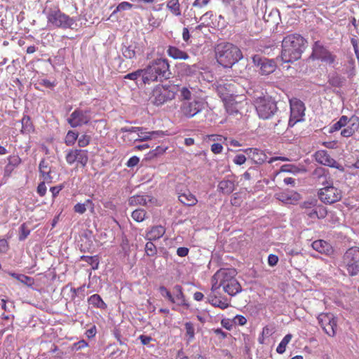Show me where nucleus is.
Listing matches in <instances>:
<instances>
[{"label": "nucleus", "instance_id": "1", "mask_svg": "<svg viewBox=\"0 0 359 359\" xmlns=\"http://www.w3.org/2000/svg\"><path fill=\"white\" fill-rule=\"evenodd\" d=\"M306 39L298 34H291L282 41L280 57L283 62H293L298 60L306 48Z\"/></svg>", "mask_w": 359, "mask_h": 359}, {"label": "nucleus", "instance_id": "2", "mask_svg": "<svg viewBox=\"0 0 359 359\" xmlns=\"http://www.w3.org/2000/svg\"><path fill=\"white\" fill-rule=\"evenodd\" d=\"M252 97L257 114L259 118L270 119L279 112L277 102L271 96L264 95L262 92L251 93L248 91Z\"/></svg>", "mask_w": 359, "mask_h": 359}, {"label": "nucleus", "instance_id": "3", "mask_svg": "<svg viewBox=\"0 0 359 359\" xmlns=\"http://www.w3.org/2000/svg\"><path fill=\"white\" fill-rule=\"evenodd\" d=\"M143 83L150 84L151 82L163 81L170 79L171 72L168 61L164 58H157L152 60L144 68Z\"/></svg>", "mask_w": 359, "mask_h": 359}, {"label": "nucleus", "instance_id": "4", "mask_svg": "<svg viewBox=\"0 0 359 359\" xmlns=\"http://www.w3.org/2000/svg\"><path fill=\"white\" fill-rule=\"evenodd\" d=\"M236 275L235 269H220L215 273V279L220 280L223 290L231 297L242 291L241 285L236 278Z\"/></svg>", "mask_w": 359, "mask_h": 359}, {"label": "nucleus", "instance_id": "5", "mask_svg": "<svg viewBox=\"0 0 359 359\" xmlns=\"http://www.w3.org/2000/svg\"><path fill=\"white\" fill-rule=\"evenodd\" d=\"M242 57L241 50L232 43L220 44L217 48V60L224 67H231Z\"/></svg>", "mask_w": 359, "mask_h": 359}, {"label": "nucleus", "instance_id": "6", "mask_svg": "<svg viewBox=\"0 0 359 359\" xmlns=\"http://www.w3.org/2000/svg\"><path fill=\"white\" fill-rule=\"evenodd\" d=\"M177 92L178 86L176 85H158L153 90L150 100L154 104L160 106L173 100Z\"/></svg>", "mask_w": 359, "mask_h": 359}, {"label": "nucleus", "instance_id": "7", "mask_svg": "<svg viewBox=\"0 0 359 359\" xmlns=\"http://www.w3.org/2000/svg\"><path fill=\"white\" fill-rule=\"evenodd\" d=\"M48 23L53 27L62 29H73L76 20L61 12L58 8H50L46 12Z\"/></svg>", "mask_w": 359, "mask_h": 359}, {"label": "nucleus", "instance_id": "8", "mask_svg": "<svg viewBox=\"0 0 359 359\" xmlns=\"http://www.w3.org/2000/svg\"><path fill=\"white\" fill-rule=\"evenodd\" d=\"M342 263L351 276L359 273V247L349 248L344 254Z\"/></svg>", "mask_w": 359, "mask_h": 359}, {"label": "nucleus", "instance_id": "9", "mask_svg": "<svg viewBox=\"0 0 359 359\" xmlns=\"http://www.w3.org/2000/svg\"><path fill=\"white\" fill-rule=\"evenodd\" d=\"M206 106L205 100L195 97L192 100H184L180 106V112L186 118H190L202 111Z\"/></svg>", "mask_w": 359, "mask_h": 359}, {"label": "nucleus", "instance_id": "10", "mask_svg": "<svg viewBox=\"0 0 359 359\" xmlns=\"http://www.w3.org/2000/svg\"><path fill=\"white\" fill-rule=\"evenodd\" d=\"M324 185L318 191L320 200L325 204H332L339 201L342 198V192L340 189L334 187L328 182H322Z\"/></svg>", "mask_w": 359, "mask_h": 359}, {"label": "nucleus", "instance_id": "11", "mask_svg": "<svg viewBox=\"0 0 359 359\" xmlns=\"http://www.w3.org/2000/svg\"><path fill=\"white\" fill-rule=\"evenodd\" d=\"M318 321L323 331L334 337L337 333L338 318L332 313H321L317 317Z\"/></svg>", "mask_w": 359, "mask_h": 359}, {"label": "nucleus", "instance_id": "12", "mask_svg": "<svg viewBox=\"0 0 359 359\" xmlns=\"http://www.w3.org/2000/svg\"><path fill=\"white\" fill-rule=\"evenodd\" d=\"M92 113L90 108L85 109L78 108L71 114L67 121L72 128L87 125L92 118Z\"/></svg>", "mask_w": 359, "mask_h": 359}, {"label": "nucleus", "instance_id": "13", "mask_svg": "<svg viewBox=\"0 0 359 359\" xmlns=\"http://www.w3.org/2000/svg\"><path fill=\"white\" fill-rule=\"evenodd\" d=\"M290 116L288 121V126L293 127L297 123L303 121L305 115V105L302 101L297 98H292L290 100Z\"/></svg>", "mask_w": 359, "mask_h": 359}, {"label": "nucleus", "instance_id": "14", "mask_svg": "<svg viewBox=\"0 0 359 359\" xmlns=\"http://www.w3.org/2000/svg\"><path fill=\"white\" fill-rule=\"evenodd\" d=\"M311 57L329 65L333 64L336 60V55L330 52L319 41L313 43Z\"/></svg>", "mask_w": 359, "mask_h": 359}, {"label": "nucleus", "instance_id": "15", "mask_svg": "<svg viewBox=\"0 0 359 359\" xmlns=\"http://www.w3.org/2000/svg\"><path fill=\"white\" fill-rule=\"evenodd\" d=\"M255 65L259 67L262 74L268 75L273 73L276 68V64L273 60L262 57L259 55L252 57Z\"/></svg>", "mask_w": 359, "mask_h": 359}, {"label": "nucleus", "instance_id": "16", "mask_svg": "<svg viewBox=\"0 0 359 359\" xmlns=\"http://www.w3.org/2000/svg\"><path fill=\"white\" fill-rule=\"evenodd\" d=\"M315 160L320 164L335 168L338 170H343L344 168L338 163L334 158H331L325 150H319L314 154Z\"/></svg>", "mask_w": 359, "mask_h": 359}, {"label": "nucleus", "instance_id": "17", "mask_svg": "<svg viewBox=\"0 0 359 359\" xmlns=\"http://www.w3.org/2000/svg\"><path fill=\"white\" fill-rule=\"evenodd\" d=\"M244 152L248 155V158L255 164L261 165L267 159L265 153L257 148H248L244 150Z\"/></svg>", "mask_w": 359, "mask_h": 359}, {"label": "nucleus", "instance_id": "18", "mask_svg": "<svg viewBox=\"0 0 359 359\" xmlns=\"http://www.w3.org/2000/svg\"><path fill=\"white\" fill-rule=\"evenodd\" d=\"M311 246L316 251L327 256L332 255L334 252L332 245L324 240H316L312 243Z\"/></svg>", "mask_w": 359, "mask_h": 359}, {"label": "nucleus", "instance_id": "19", "mask_svg": "<svg viewBox=\"0 0 359 359\" xmlns=\"http://www.w3.org/2000/svg\"><path fill=\"white\" fill-rule=\"evenodd\" d=\"M208 302L213 306L221 309H226L230 306V303L227 298L224 297H217L216 294L210 292L207 296Z\"/></svg>", "mask_w": 359, "mask_h": 359}, {"label": "nucleus", "instance_id": "20", "mask_svg": "<svg viewBox=\"0 0 359 359\" xmlns=\"http://www.w3.org/2000/svg\"><path fill=\"white\" fill-rule=\"evenodd\" d=\"M123 57L127 59L136 58L137 54L140 52L138 44L136 42H132L128 45H123L121 49Z\"/></svg>", "mask_w": 359, "mask_h": 359}, {"label": "nucleus", "instance_id": "21", "mask_svg": "<svg viewBox=\"0 0 359 359\" xmlns=\"http://www.w3.org/2000/svg\"><path fill=\"white\" fill-rule=\"evenodd\" d=\"M165 233V229L161 225L154 226L147 231L145 239L147 241H156L161 238Z\"/></svg>", "mask_w": 359, "mask_h": 359}, {"label": "nucleus", "instance_id": "22", "mask_svg": "<svg viewBox=\"0 0 359 359\" xmlns=\"http://www.w3.org/2000/svg\"><path fill=\"white\" fill-rule=\"evenodd\" d=\"M138 138L135 141H147L148 140H151L153 138H156L159 135H162L163 133L161 131H147L146 129L141 128L140 131L137 132Z\"/></svg>", "mask_w": 359, "mask_h": 359}, {"label": "nucleus", "instance_id": "23", "mask_svg": "<svg viewBox=\"0 0 359 359\" xmlns=\"http://www.w3.org/2000/svg\"><path fill=\"white\" fill-rule=\"evenodd\" d=\"M174 292H175V303L178 306H185L187 309L189 307V304L187 303L185 296L183 293L182 287L180 285H176L173 287Z\"/></svg>", "mask_w": 359, "mask_h": 359}, {"label": "nucleus", "instance_id": "24", "mask_svg": "<svg viewBox=\"0 0 359 359\" xmlns=\"http://www.w3.org/2000/svg\"><path fill=\"white\" fill-rule=\"evenodd\" d=\"M224 105L229 115H236L240 113L241 103L236 101L233 98L226 100Z\"/></svg>", "mask_w": 359, "mask_h": 359}, {"label": "nucleus", "instance_id": "25", "mask_svg": "<svg viewBox=\"0 0 359 359\" xmlns=\"http://www.w3.org/2000/svg\"><path fill=\"white\" fill-rule=\"evenodd\" d=\"M217 188L222 194L229 195L235 189V182L231 180H223L219 182Z\"/></svg>", "mask_w": 359, "mask_h": 359}, {"label": "nucleus", "instance_id": "26", "mask_svg": "<svg viewBox=\"0 0 359 359\" xmlns=\"http://www.w3.org/2000/svg\"><path fill=\"white\" fill-rule=\"evenodd\" d=\"M167 53L175 60H187L189 58V55L187 53L175 46H170L168 48Z\"/></svg>", "mask_w": 359, "mask_h": 359}, {"label": "nucleus", "instance_id": "27", "mask_svg": "<svg viewBox=\"0 0 359 359\" xmlns=\"http://www.w3.org/2000/svg\"><path fill=\"white\" fill-rule=\"evenodd\" d=\"M153 198L149 196L135 195L130 197L128 204L130 206L146 205L148 202H151Z\"/></svg>", "mask_w": 359, "mask_h": 359}, {"label": "nucleus", "instance_id": "28", "mask_svg": "<svg viewBox=\"0 0 359 359\" xmlns=\"http://www.w3.org/2000/svg\"><path fill=\"white\" fill-rule=\"evenodd\" d=\"M178 199L182 204L187 206L195 205L198 202L196 196L189 191L180 194L178 196Z\"/></svg>", "mask_w": 359, "mask_h": 359}, {"label": "nucleus", "instance_id": "29", "mask_svg": "<svg viewBox=\"0 0 359 359\" xmlns=\"http://www.w3.org/2000/svg\"><path fill=\"white\" fill-rule=\"evenodd\" d=\"M231 84H225L219 85L217 88V93L224 101V103L226 100L233 98V90H231Z\"/></svg>", "mask_w": 359, "mask_h": 359}, {"label": "nucleus", "instance_id": "30", "mask_svg": "<svg viewBox=\"0 0 359 359\" xmlns=\"http://www.w3.org/2000/svg\"><path fill=\"white\" fill-rule=\"evenodd\" d=\"M88 303L96 309L105 310L107 308V304L102 300V297L97 294H93L90 297H88Z\"/></svg>", "mask_w": 359, "mask_h": 359}, {"label": "nucleus", "instance_id": "31", "mask_svg": "<svg viewBox=\"0 0 359 359\" xmlns=\"http://www.w3.org/2000/svg\"><path fill=\"white\" fill-rule=\"evenodd\" d=\"M166 8L174 16L179 17L182 15L179 0H168L166 3Z\"/></svg>", "mask_w": 359, "mask_h": 359}, {"label": "nucleus", "instance_id": "32", "mask_svg": "<svg viewBox=\"0 0 359 359\" xmlns=\"http://www.w3.org/2000/svg\"><path fill=\"white\" fill-rule=\"evenodd\" d=\"M88 161V156L87 150L76 149V162L83 168L86 165Z\"/></svg>", "mask_w": 359, "mask_h": 359}, {"label": "nucleus", "instance_id": "33", "mask_svg": "<svg viewBox=\"0 0 359 359\" xmlns=\"http://www.w3.org/2000/svg\"><path fill=\"white\" fill-rule=\"evenodd\" d=\"M8 273L13 278L27 286L30 287L34 284V279L29 276L24 274H18L14 272H8Z\"/></svg>", "mask_w": 359, "mask_h": 359}, {"label": "nucleus", "instance_id": "34", "mask_svg": "<svg viewBox=\"0 0 359 359\" xmlns=\"http://www.w3.org/2000/svg\"><path fill=\"white\" fill-rule=\"evenodd\" d=\"M313 177L318 180H323L322 181L326 183L327 181V177L328 175V170L327 169L323 168V167H318L313 171Z\"/></svg>", "mask_w": 359, "mask_h": 359}, {"label": "nucleus", "instance_id": "35", "mask_svg": "<svg viewBox=\"0 0 359 359\" xmlns=\"http://www.w3.org/2000/svg\"><path fill=\"white\" fill-rule=\"evenodd\" d=\"M292 338V335L291 334H286L283 339L281 340L280 344L276 348V351L279 354H283L285 353L287 345L290 343Z\"/></svg>", "mask_w": 359, "mask_h": 359}, {"label": "nucleus", "instance_id": "36", "mask_svg": "<svg viewBox=\"0 0 359 359\" xmlns=\"http://www.w3.org/2000/svg\"><path fill=\"white\" fill-rule=\"evenodd\" d=\"M184 328L186 330V336L188 337L187 341L190 342L194 340L195 337V329L191 322H187L184 324Z\"/></svg>", "mask_w": 359, "mask_h": 359}, {"label": "nucleus", "instance_id": "37", "mask_svg": "<svg viewBox=\"0 0 359 359\" xmlns=\"http://www.w3.org/2000/svg\"><path fill=\"white\" fill-rule=\"evenodd\" d=\"M90 205L92 206V208H93V204L91 201V200L88 199L84 203H76L74 206V210L75 212L79 213V214H83L86 211V207Z\"/></svg>", "mask_w": 359, "mask_h": 359}, {"label": "nucleus", "instance_id": "38", "mask_svg": "<svg viewBox=\"0 0 359 359\" xmlns=\"http://www.w3.org/2000/svg\"><path fill=\"white\" fill-rule=\"evenodd\" d=\"M81 259L92 266L93 269H97L98 268L99 261L97 256L93 257L83 255L81 257Z\"/></svg>", "mask_w": 359, "mask_h": 359}, {"label": "nucleus", "instance_id": "39", "mask_svg": "<svg viewBox=\"0 0 359 359\" xmlns=\"http://www.w3.org/2000/svg\"><path fill=\"white\" fill-rule=\"evenodd\" d=\"M146 215L147 212L144 210L137 209L132 212L131 217L135 221L141 222L145 219Z\"/></svg>", "mask_w": 359, "mask_h": 359}, {"label": "nucleus", "instance_id": "40", "mask_svg": "<svg viewBox=\"0 0 359 359\" xmlns=\"http://www.w3.org/2000/svg\"><path fill=\"white\" fill-rule=\"evenodd\" d=\"M144 69H137L132 73L127 74L123 76L124 79H130L133 81H137L139 78H142V81L143 82V75Z\"/></svg>", "mask_w": 359, "mask_h": 359}, {"label": "nucleus", "instance_id": "41", "mask_svg": "<svg viewBox=\"0 0 359 359\" xmlns=\"http://www.w3.org/2000/svg\"><path fill=\"white\" fill-rule=\"evenodd\" d=\"M144 250L148 257H154L157 254L156 246L150 241L146 243Z\"/></svg>", "mask_w": 359, "mask_h": 359}, {"label": "nucleus", "instance_id": "42", "mask_svg": "<svg viewBox=\"0 0 359 359\" xmlns=\"http://www.w3.org/2000/svg\"><path fill=\"white\" fill-rule=\"evenodd\" d=\"M357 128L358 126L353 123L351 126H348L346 128H344L341 132V135L344 137H349L355 133Z\"/></svg>", "mask_w": 359, "mask_h": 359}, {"label": "nucleus", "instance_id": "43", "mask_svg": "<svg viewBox=\"0 0 359 359\" xmlns=\"http://www.w3.org/2000/svg\"><path fill=\"white\" fill-rule=\"evenodd\" d=\"M30 233V230L28 229L27 225L26 223H23L21 224L20 227V235H19V240L20 241H25L27 236Z\"/></svg>", "mask_w": 359, "mask_h": 359}, {"label": "nucleus", "instance_id": "44", "mask_svg": "<svg viewBox=\"0 0 359 359\" xmlns=\"http://www.w3.org/2000/svg\"><path fill=\"white\" fill-rule=\"evenodd\" d=\"M159 292L163 297H166L170 302H172L173 304L175 303V299L174 297L172 295L170 292L165 286H163V285L160 286Z\"/></svg>", "mask_w": 359, "mask_h": 359}, {"label": "nucleus", "instance_id": "45", "mask_svg": "<svg viewBox=\"0 0 359 359\" xmlns=\"http://www.w3.org/2000/svg\"><path fill=\"white\" fill-rule=\"evenodd\" d=\"M79 134L74 131L69 130L65 138V142L67 145H71L78 139Z\"/></svg>", "mask_w": 359, "mask_h": 359}, {"label": "nucleus", "instance_id": "46", "mask_svg": "<svg viewBox=\"0 0 359 359\" xmlns=\"http://www.w3.org/2000/svg\"><path fill=\"white\" fill-rule=\"evenodd\" d=\"M257 170L255 167H250L246 172L243 175V178L245 180H250L255 177H257Z\"/></svg>", "mask_w": 359, "mask_h": 359}, {"label": "nucleus", "instance_id": "47", "mask_svg": "<svg viewBox=\"0 0 359 359\" xmlns=\"http://www.w3.org/2000/svg\"><path fill=\"white\" fill-rule=\"evenodd\" d=\"M133 7V5L129 2L127 1H123L120 3L116 8V9L114 11V13L116 12L130 10Z\"/></svg>", "mask_w": 359, "mask_h": 359}, {"label": "nucleus", "instance_id": "48", "mask_svg": "<svg viewBox=\"0 0 359 359\" xmlns=\"http://www.w3.org/2000/svg\"><path fill=\"white\" fill-rule=\"evenodd\" d=\"M329 83L334 87H341L343 83V81L338 75L332 76L328 81Z\"/></svg>", "mask_w": 359, "mask_h": 359}, {"label": "nucleus", "instance_id": "49", "mask_svg": "<svg viewBox=\"0 0 359 359\" xmlns=\"http://www.w3.org/2000/svg\"><path fill=\"white\" fill-rule=\"evenodd\" d=\"M22 133H29L32 129V126L30 123V120L29 117H24L22 119Z\"/></svg>", "mask_w": 359, "mask_h": 359}, {"label": "nucleus", "instance_id": "50", "mask_svg": "<svg viewBox=\"0 0 359 359\" xmlns=\"http://www.w3.org/2000/svg\"><path fill=\"white\" fill-rule=\"evenodd\" d=\"M183 71L187 75H194L198 71V67L196 65H188L186 64L183 65Z\"/></svg>", "mask_w": 359, "mask_h": 359}, {"label": "nucleus", "instance_id": "51", "mask_svg": "<svg viewBox=\"0 0 359 359\" xmlns=\"http://www.w3.org/2000/svg\"><path fill=\"white\" fill-rule=\"evenodd\" d=\"M180 96L184 100H192L191 92L187 87H182L180 90Z\"/></svg>", "mask_w": 359, "mask_h": 359}, {"label": "nucleus", "instance_id": "52", "mask_svg": "<svg viewBox=\"0 0 359 359\" xmlns=\"http://www.w3.org/2000/svg\"><path fill=\"white\" fill-rule=\"evenodd\" d=\"M90 137L88 135H82L78 138V144L80 147H84L89 144Z\"/></svg>", "mask_w": 359, "mask_h": 359}, {"label": "nucleus", "instance_id": "53", "mask_svg": "<svg viewBox=\"0 0 359 359\" xmlns=\"http://www.w3.org/2000/svg\"><path fill=\"white\" fill-rule=\"evenodd\" d=\"M76 149H72L67 154L65 158L68 164L72 165L76 163Z\"/></svg>", "mask_w": 359, "mask_h": 359}, {"label": "nucleus", "instance_id": "54", "mask_svg": "<svg viewBox=\"0 0 359 359\" xmlns=\"http://www.w3.org/2000/svg\"><path fill=\"white\" fill-rule=\"evenodd\" d=\"M211 283H212V287H211L210 292H213V294H215L216 291L218 289H219L220 287H222L220 280L215 279V274L212 277Z\"/></svg>", "mask_w": 359, "mask_h": 359}, {"label": "nucleus", "instance_id": "55", "mask_svg": "<svg viewBox=\"0 0 359 359\" xmlns=\"http://www.w3.org/2000/svg\"><path fill=\"white\" fill-rule=\"evenodd\" d=\"M233 322L235 325H244L247 323V319L243 316L236 315L233 318Z\"/></svg>", "mask_w": 359, "mask_h": 359}, {"label": "nucleus", "instance_id": "56", "mask_svg": "<svg viewBox=\"0 0 359 359\" xmlns=\"http://www.w3.org/2000/svg\"><path fill=\"white\" fill-rule=\"evenodd\" d=\"M246 160L247 158L245 155L238 154L233 158V162L236 165H241L245 163Z\"/></svg>", "mask_w": 359, "mask_h": 359}, {"label": "nucleus", "instance_id": "57", "mask_svg": "<svg viewBox=\"0 0 359 359\" xmlns=\"http://www.w3.org/2000/svg\"><path fill=\"white\" fill-rule=\"evenodd\" d=\"M8 164L16 168L20 163L21 160L18 156H13L8 157Z\"/></svg>", "mask_w": 359, "mask_h": 359}, {"label": "nucleus", "instance_id": "58", "mask_svg": "<svg viewBox=\"0 0 359 359\" xmlns=\"http://www.w3.org/2000/svg\"><path fill=\"white\" fill-rule=\"evenodd\" d=\"M45 182H41L37 187V193L40 196H44L46 194V186Z\"/></svg>", "mask_w": 359, "mask_h": 359}, {"label": "nucleus", "instance_id": "59", "mask_svg": "<svg viewBox=\"0 0 359 359\" xmlns=\"http://www.w3.org/2000/svg\"><path fill=\"white\" fill-rule=\"evenodd\" d=\"M222 150L223 147L219 143H214L211 145V151L215 154L222 153Z\"/></svg>", "mask_w": 359, "mask_h": 359}, {"label": "nucleus", "instance_id": "60", "mask_svg": "<svg viewBox=\"0 0 359 359\" xmlns=\"http://www.w3.org/2000/svg\"><path fill=\"white\" fill-rule=\"evenodd\" d=\"M51 171H43L41 172L40 174L42 176L43 181L46 183H51L52 182V177L50 175Z\"/></svg>", "mask_w": 359, "mask_h": 359}, {"label": "nucleus", "instance_id": "61", "mask_svg": "<svg viewBox=\"0 0 359 359\" xmlns=\"http://www.w3.org/2000/svg\"><path fill=\"white\" fill-rule=\"evenodd\" d=\"M278 262V256L271 254L268 257V264L271 266H274L277 264Z\"/></svg>", "mask_w": 359, "mask_h": 359}, {"label": "nucleus", "instance_id": "62", "mask_svg": "<svg viewBox=\"0 0 359 359\" xmlns=\"http://www.w3.org/2000/svg\"><path fill=\"white\" fill-rule=\"evenodd\" d=\"M140 159L138 157L134 156L129 158L126 165L129 168H133L138 164Z\"/></svg>", "mask_w": 359, "mask_h": 359}, {"label": "nucleus", "instance_id": "63", "mask_svg": "<svg viewBox=\"0 0 359 359\" xmlns=\"http://www.w3.org/2000/svg\"><path fill=\"white\" fill-rule=\"evenodd\" d=\"M39 172L43 171H50V168L49 167L48 163L45 160L41 161L39 166Z\"/></svg>", "mask_w": 359, "mask_h": 359}, {"label": "nucleus", "instance_id": "64", "mask_svg": "<svg viewBox=\"0 0 359 359\" xmlns=\"http://www.w3.org/2000/svg\"><path fill=\"white\" fill-rule=\"evenodd\" d=\"M210 0H195L193 6L196 8H203L208 5Z\"/></svg>", "mask_w": 359, "mask_h": 359}]
</instances>
